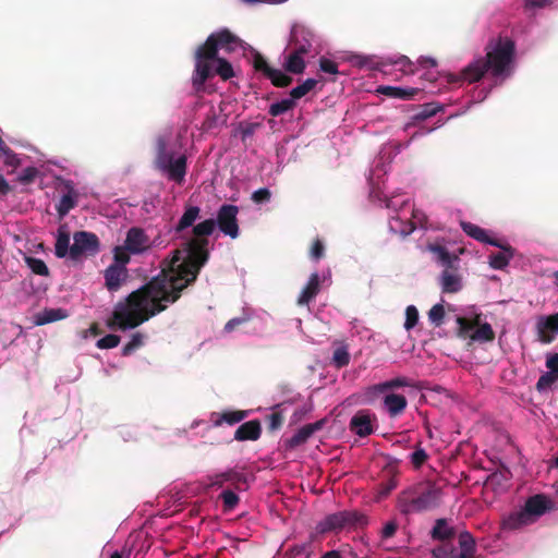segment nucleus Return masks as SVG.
<instances>
[{"mask_svg":"<svg viewBox=\"0 0 558 558\" xmlns=\"http://www.w3.org/2000/svg\"><path fill=\"white\" fill-rule=\"evenodd\" d=\"M428 318L436 327H439L444 323L445 308L441 304H435L428 312Z\"/></svg>","mask_w":558,"mask_h":558,"instance_id":"48","label":"nucleus"},{"mask_svg":"<svg viewBox=\"0 0 558 558\" xmlns=\"http://www.w3.org/2000/svg\"><path fill=\"white\" fill-rule=\"evenodd\" d=\"M470 338L477 342H490L495 339V332L488 323H478Z\"/></svg>","mask_w":558,"mask_h":558,"instance_id":"32","label":"nucleus"},{"mask_svg":"<svg viewBox=\"0 0 558 558\" xmlns=\"http://www.w3.org/2000/svg\"><path fill=\"white\" fill-rule=\"evenodd\" d=\"M551 3V0H525V9L545 8Z\"/></svg>","mask_w":558,"mask_h":558,"instance_id":"59","label":"nucleus"},{"mask_svg":"<svg viewBox=\"0 0 558 558\" xmlns=\"http://www.w3.org/2000/svg\"><path fill=\"white\" fill-rule=\"evenodd\" d=\"M24 260L33 274L43 277L49 276V268L43 259L33 256H25Z\"/></svg>","mask_w":558,"mask_h":558,"instance_id":"36","label":"nucleus"},{"mask_svg":"<svg viewBox=\"0 0 558 558\" xmlns=\"http://www.w3.org/2000/svg\"><path fill=\"white\" fill-rule=\"evenodd\" d=\"M408 401L403 395L388 393L384 398V407L391 417L399 416L407 409Z\"/></svg>","mask_w":558,"mask_h":558,"instance_id":"20","label":"nucleus"},{"mask_svg":"<svg viewBox=\"0 0 558 558\" xmlns=\"http://www.w3.org/2000/svg\"><path fill=\"white\" fill-rule=\"evenodd\" d=\"M378 92L385 96L398 99H412L418 92V88L413 87H396V86H380Z\"/></svg>","mask_w":558,"mask_h":558,"instance_id":"27","label":"nucleus"},{"mask_svg":"<svg viewBox=\"0 0 558 558\" xmlns=\"http://www.w3.org/2000/svg\"><path fill=\"white\" fill-rule=\"evenodd\" d=\"M440 110L441 107L434 102L425 104L421 106L420 110L413 116V119L416 121H424L430 117H434Z\"/></svg>","mask_w":558,"mask_h":558,"instance_id":"42","label":"nucleus"},{"mask_svg":"<svg viewBox=\"0 0 558 558\" xmlns=\"http://www.w3.org/2000/svg\"><path fill=\"white\" fill-rule=\"evenodd\" d=\"M462 230L471 238L478 242L490 244L493 246H500V241L490 238L486 230L468 221H461Z\"/></svg>","mask_w":558,"mask_h":558,"instance_id":"19","label":"nucleus"},{"mask_svg":"<svg viewBox=\"0 0 558 558\" xmlns=\"http://www.w3.org/2000/svg\"><path fill=\"white\" fill-rule=\"evenodd\" d=\"M420 64L422 66H430V68H434L437 65V61L433 58H429V57H422L420 60H418Z\"/></svg>","mask_w":558,"mask_h":558,"instance_id":"63","label":"nucleus"},{"mask_svg":"<svg viewBox=\"0 0 558 558\" xmlns=\"http://www.w3.org/2000/svg\"><path fill=\"white\" fill-rule=\"evenodd\" d=\"M130 253L131 252L126 248L125 244L123 246H116L113 250L114 263L112 265H122L125 267L131 259Z\"/></svg>","mask_w":558,"mask_h":558,"instance_id":"47","label":"nucleus"},{"mask_svg":"<svg viewBox=\"0 0 558 558\" xmlns=\"http://www.w3.org/2000/svg\"><path fill=\"white\" fill-rule=\"evenodd\" d=\"M331 362L337 368H342L347 366L350 363V353L348 350V345H337L333 349Z\"/></svg>","mask_w":558,"mask_h":558,"instance_id":"35","label":"nucleus"},{"mask_svg":"<svg viewBox=\"0 0 558 558\" xmlns=\"http://www.w3.org/2000/svg\"><path fill=\"white\" fill-rule=\"evenodd\" d=\"M418 322V311L414 305H409L405 310L404 328L411 330Z\"/></svg>","mask_w":558,"mask_h":558,"instance_id":"50","label":"nucleus"},{"mask_svg":"<svg viewBox=\"0 0 558 558\" xmlns=\"http://www.w3.org/2000/svg\"><path fill=\"white\" fill-rule=\"evenodd\" d=\"M238 214V206L223 204L216 219H205L194 226L192 236L183 243L181 250L173 252L160 274L131 292L124 301L117 303L108 326L120 330L136 328L166 311L169 304L175 303L182 292L196 281L201 269L208 262V236L216 228L231 239L239 236Z\"/></svg>","mask_w":558,"mask_h":558,"instance_id":"1","label":"nucleus"},{"mask_svg":"<svg viewBox=\"0 0 558 558\" xmlns=\"http://www.w3.org/2000/svg\"><path fill=\"white\" fill-rule=\"evenodd\" d=\"M240 41V38L228 28H222L210 34L205 43L196 49L192 84L197 93L204 89L206 81L213 76L210 60L216 59L219 49L231 52L239 46Z\"/></svg>","mask_w":558,"mask_h":558,"instance_id":"3","label":"nucleus"},{"mask_svg":"<svg viewBox=\"0 0 558 558\" xmlns=\"http://www.w3.org/2000/svg\"><path fill=\"white\" fill-rule=\"evenodd\" d=\"M246 319L245 318H241V317H236V318H232L230 319L226 325H225V330L227 332H231L233 331L238 326L242 325L243 323H245Z\"/></svg>","mask_w":558,"mask_h":558,"instance_id":"60","label":"nucleus"},{"mask_svg":"<svg viewBox=\"0 0 558 558\" xmlns=\"http://www.w3.org/2000/svg\"><path fill=\"white\" fill-rule=\"evenodd\" d=\"M305 54L299 53L292 50L284 60L283 68L288 73L302 74L306 68V63L303 59Z\"/></svg>","mask_w":558,"mask_h":558,"instance_id":"26","label":"nucleus"},{"mask_svg":"<svg viewBox=\"0 0 558 558\" xmlns=\"http://www.w3.org/2000/svg\"><path fill=\"white\" fill-rule=\"evenodd\" d=\"M271 193L267 187H262L253 192L252 194V201L255 204H263L270 201Z\"/></svg>","mask_w":558,"mask_h":558,"instance_id":"53","label":"nucleus"},{"mask_svg":"<svg viewBox=\"0 0 558 558\" xmlns=\"http://www.w3.org/2000/svg\"><path fill=\"white\" fill-rule=\"evenodd\" d=\"M442 498V489L435 482L422 481L403 489L398 496L401 513H418L437 508Z\"/></svg>","mask_w":558,"mask_h":558,"instance_id":"4","label":"nucleus"},{"mask_svg":"<svg viewBox=\"0 0 558 558\" xmlns=\"http://www.w3.org/2000/svg\"><path fill=\"white\" fill-rule=\"evenodd\" d=\"M157 168L168 174L170 180L177 183L184 181L187 168V159L185 155L173 158V154L166 151V145L160 142L158 145V156L156 159Z\"/></svg>","mask_w":558,"mask_h":558,"instance_id":"5","label":"nucleus"},{"mask_svg":"<svg viewBox=\"0 0 558 558\" xmlns=\"http://www.w3.org/2000/svg\"><path fill=\"white\" fill-rule=\"evenodd\" d=\"M320 291V278L317 272L311 275L306 286L302 289L299 298L298 305L304 306L307 305L312 300L316 298V295Z\"/></svg>","mask_w":558,"mask_h":558,"instance_id":"18","label":"nucleus"},{"mask_svg":"<svg viewBox=\"0 0 558 558\" xmlns=\"http://www.w3.org/2000/svg\"><path fill=\"white\" fill-rule=\"evenodd\" d=\"M38 174V170L35 167L25 168L19 177L20 182L24 184L32 183Z\"/></svg>","mask_w":558,"mask_h":558,"instance_id":"55","label":"nucleus"},{"mask_svg":"<svg viewBox=\"0 0 558 558\" xmlns=\"http://www.w3.org/2000/svg\"><path fill=\"white\" fill-rule=\"evenodd\" d=\"M325 253V246L323 242L319 239H316L313 242L312 248H311V256L312 258L318 260L324 256Z\"/></svg>","mask_w":558,"mask_h":558,"instance_id":"57","label":"nucleus"},{"mask_svg":"<svg viewBox=\"0 0 558 558\" xmlns=\"http://www.w3.org/2000/svg\"><path fill=\"white\" fill-rule=\"evenodd\" d=\"M75 205L76 203L74 198L70 194H65L59 201L56 209L60 218H63L72 208L75 207Z\"/></svg>","mask_w":558,"mask_h":558,"instance_id":"45","label":"nucleus"},{"mask_svg":"<svg viewBox=\"0 0 558 558\" xmlns=\"http://www.w3.org/2000/svg\"><path fill=\"white\" fill-rule=\"evenodd\" d=\"M440 286L444 293H456L461 290V278L452 268H445L440 276Z\"/></svg>","mask_w":558,"mask_h":558,"instance_id":"21","label":"nucleus"},{"mask_svg":"<svg viewBox=\"0 0 558 558\" xmlns=\"http://www.w3.org/2000/svg\"><path fill=\"white\" fill-rule=\"evenodd\" d=\"M325 423L326 420H319L302 426L292 437L286 440L287 447L293 449L305 444L316 432L324 427Z\"/></svg>","mask_w":558,"mask_h":558,"instance_id":"14","label":"nucleus"},{"mask_svg":"<svg viewBox=\"0 0 558 558\" xmlns=\"http://www.w3.org/2000/svg\"><path fill=\"white\" fill-rule=\"evenodd\" d=\"M314 34L304 26H294L291 32L290 47L302 54L311 51Z\"/></svg>","mask_w":558,"mask_h":558,"instance_id":"12","label":"nucleus"},{"mask_svg":"<svg viewBox=\"0 0 558 558\" xmlns=\"http://www.w3.org/2000/svg\"><path fill=\"white\" fill-rule=\"evenodd\" d=\"M247 415L248 412L243 410L225 411L220 414V417L215 422V424L221 425L222 423H227L229 425H234L243 421Z\"/></svg>","mask_w":558,"mask_h":558,"instance_id":"34","label":"nucleus"},{"mask_svg":"<svg viewBox=\"0 0 558 558\" xmlns=\"http://www.w3.org/2000/svg\"><path fill=\"white\" fill-rule=\"evenodd\" d=\"M459 547L451 543H442L433 549L435 558H474L475 539L471 533L464 531L458 537Z\"/></svg>","mask_w":558,"mask_h":558,"instance_id":"7","label":"nucleus"},{"mask_svg":"<svg viewBox=\"0 0 558 558\" xmlns=\"http://www.w3.org/2000/svg\"><path fill=\"white\" fill-rule=\"evenodd\" d=\"M551 333H558V313L549 315L544 322L538 323V335L542 342H551L554 340Z\"/></svg>","mask_w":558,"mask_h":558,"instance_id":"22","label":"nucleus"},{"mask_svg":"<svg viewBox=\"0 0 558 558\" xmlns=\"http://www.w3.org/2000/svg\"><path fill=\"white\" fill-rule=\"evenodd\" d=\"M257 124L248 123L241 129L242 137L245 138L247 136H252L255 132Z\"/></svg>","mask_w":558,"mask_h":558,"instance_id":"61","label":"nucleus"},{"mask_svg":"<svg viewBox=\"0 0 558 558\" xmlns=\"http://www.w3.org/2000/svg\"><path fill=\"white\" fill-rule=\"evenodd\" d=\"M219 498L222 500L223 510L226 512L232 511L239 504V496L231 489L223 490Z\"/></svg>","mask_w":558,"mask_h":558,"instance_id":"43","label":"nucleus"},{"mask_svg":"<svg viewBox=\"0 0 558 558\" xmlns=\"http://www.w3.org/2000/svg\"><path fill=\"white\" fill-rule=\"evenodd\" d=\"M376 416L366 410L357 411L350 420L349 427L359 437H367L374 433Z\"/></svg>","mask_w":558,"mask_h":558,"instance_id":"11","label":"nucleus"},{"mask_svg":"<svg viewBox=\"0 0 558 558\" xmlns=\"http://www.w3.org/2000/svg\"><path fill=\"white\" fill-rule=\"evenodd\" d=\"M253 68L268 78L275 87L283 88L292 84L293 78L281 70L271 68L259 52L253 54Z\"/></svg>","mask_w":558,"mask_h":558,"instance_id":"9","label":"nucleus"},{"mask_svg":"<svg viewBox=\"0 0 558 558\" xmlns=\"http://www.w3.org/2000/svg\"><path fill=\"white\" fill-rule=\"evenodd\" d=\"M105 284L109 291H118L128 278V269L122 265H110L104 274Z\"/></svg>","mask_w":558,"mask_h":558,"instance_id":"16","label":"nucleus"},{"mask_svg":"<svg viewBox=\"0 0 558 558\" xmlns=\"http://www.w3.org/2000/svg\"><path fill=\"white\" fill-rule=\"evenodd\" d=\"M319 68L323 72L329 73V74H337L338 73V64L327 58H322L319 60Z\"/></svg>","mask_w":558,"mask_h":558,"instance_id":"56","label":"nucleus"},{"mask_svg":"<svg viewBox=\"0 0 558 558\" xmlns=\"http://www.w3.org/2000/svg\"><path fill=\"white\" fill-rule=\"evenodd\" d=\"M498 247L501 251L489 255V265L494 269H504L513 257L514 251L510 245L502 244L501 242Z\"/></svg>","mask_w":558,"mask_h":558,"instance_id":"24","label":"nucleus"},{"mask_svg":"<svg viewBox=\"0 0 558 558\" xmlns=\"http://www.w3.org/2000/svg\"><path fill=\"white\" fill-rule=\"evenodd\" d=\"M124 244L132 254H140L149 246L148 236L144 230L135 227L128 231Z\"/></svg>","mask_w":558,"mask_h":558,"instance_id":"15","label":"nucleus"},{"mask_svg":"<svg viewBox=\"0 0 558 558\" xmlns=\"http://www.w3.org/2000/svg\"><path fill=\"white\" fill-rule=\"evenodd\" d=\"M262 434V426L258 420H252L240 425L235 433L234 439L238 441L257 440Z\"/></svg>","mask_w":558,"mask_h":558,"instance_id":"17","label":"nucleus"},{"mask_svg":"<svg viewBox=\"0 0 558 558\" xmlns=\"http://www.w3.org/2000/svg\"><path fill=\"white\" fill-rule=\"evenodd\" d=\"M0 156L4 158V165L12 168L20 166V159L17 155L7 145L3 140L0 141Z\"/></svg>","mask_w":558,"mask_h":558,"instance_id":"40","label":"nucleus"},{"mask_svg":"<svg viewBox=\"0 0 558 558\" xmlns=\"http://www.w3.org/2000/svg\"><path fill=\"white\" fill-rule=\"evenodd\" d=\"M295 106V100L290 96V98H286L278 102L271 104L268 112L272 117H278L288 112L289 110H292Z\"/></svg>","mask_w":558,"mask_h":558,"instance_id":"37","label":"nucleus"},{"mask_svg":"<svg viewBox=\"0 0 558 558\" xmlns=\"http://www.w3.org/2000/svg\"><path fill=\"white\" fill-rule=\"evenodd\" d=\"M532 523V520L525 513L524 509L521 508L520 510L509 513L502 520V529L513 531Z\"/></svg>","mask_w":558,"mask_h":558,"instance_id":"23","label":"nucleus"},{"mask_svg":"<svg viewBox=\"0 0 558 558\" xmlns=\"http://www.w3.org/2000/svg\"><path fill=\"white\" fill-rule=\"evenodd\" d=\"M397 529L398 524L395 521L387 522L381 530V537L385 539L392 537Z\"/></svg>","mask_w":558,"mask_h":558,"instance_id":"58","label":"nucleus"},{"mask_svg":"<svg viewBox=\"0 0 558 558\" xmlns=\"http://www.w3.org/2000/svg\"><path fill=\"white\" fill-rule=\"evenodd\" d=\"M480 316H476L474 319L470 320L465 317H458L457 323L459 325V336L462 338L470 337V331L475 330V327L478 325Z\"/></svg>","mask_w":558,"mask_h":558,"instance_id":"41","label":"nucleus"},{"mask_svg":"<svg viewBox=\"0 0 558 558\" xmlns=\"http://www.w3.org/2000/svg\"><path fill=\"white\" fill-rule=\"evenodd\" d=\"M201 208L198 206L189 205L181 218L179 219L174 230L177 233H182L185 229L194 227V222L199 218Z\"/></svg>","mask_w":558,"mask_h":558,"instance_id":"25","label":"nucleus"},{"mask_svg":"<svg viewBox=\"0 0 558 558\" xmlns=\"http://www.w3.org/2000/svg\"><path fill=\"white\" fill-rule=\"evenodd\" d=\"M74 243L70 247V257L77 260L82 255H95L99 251V239L95 233L77 231L73 235Z\"/></svg>","mask_w":558,"mask_h":558,"instance_id":"8","label":"nucleus"},{"mask_svg":"<svg viewBox=\"0 0 558 558\" xmlns=\"http://www.w3.org/2000/svg\"><path fill=\"white\" fill-rule=\"evenodd\" d=\"M66 312L62 308H45L35 316V325L43 326L54 323L66 317Z\"/></svg>","mask_w":558,"mask_h":558,"instance_id":"28","label":"nucleus"},{"mask_svg":"<svg viewBox=\"0 0 558 558\" xmlns=\"http://www.w3.org/2000/svg\"><path fill=\"white\" fill-rule=\"evenodd\" d=\"M398 486L396 474H389L386 480H383L378 485V494L380 497H387Z\"/></svg>","mask_w":558,"mask_h":558,"instance_id":"44","label":"nucleus"},{"mask_svg":"<svg viewBox=\"0 0 558 558\" xmlns=\"http://www.w3.org/2000/svg\"><path fill=\"white\" fill-rule=\"evenodd\" d=\"M454 535V530L448 525L445 519H438L432 530V537L442 543H450Z\"/></svg>","mask_w":558,"mask_h":558,"instance_id":"30","label":"nucleus"},{"mask_svg":"<svg viewBox=\"0 0 558 558\" xmlns=\"http://www.w3.org/2000/svg\"><path fill=\"white\" fill-rule=\"evenodd\" d=\"M412 381L407 377H396L390 380H386L384 383L377 384L374 388L378 392H385L388 390H393L401 387H412Z\"/></svg>","mask_w":558,"mask_h":558,"instance_id":"33","label":"nucleus"},{"mask_svg":"<svg viewBox=\"0 0 558 558\" xmlns=\"http://www.w3.org/2000/svg\"><path fill=\"white\" fill-rule=\"evenodd\" d=\"M144 343V336L140 332H135L132 335L131 340L123 347L122 354L128 356L132 354L135 350L141 348Z\"/></svg>","mask_w":558,"mask_h":558,"instance_id":"46","label":"nucleus"},{"mask_svg":"<svg viewBox=\"0 0 558 558\" xmlns=\"http://www.w3.org/2000/svg\"><path fill=\"white\" fill-rule=\"evenodd\" d=\"M213 61L217 62L215 73L219 75L223 81L230 80L234 76L233 68L227 59L219 58L217 56Z\"/></svg>","mask_w":558,"mask_h":558,"instance_id":"39","label":"nucleus"},{"mask_svg":"<svg viewBox=\"0 0 558 558\" xmlns=\"http://www.w3.org/2000/svg\"><path fill=\"white\" fill-rule=\"evenodd\" d=\"M268 429L274 432L279 429L283 424V415L280 412H272L267 416Z\"/></svg>","mask_w":558,"mask_h":558,"instance_id":"54","label":"nucleus"},{"mask_svg":"<svg viewBox=\"0 0 558 558\" xmlns=\"http://www.w3.org/2000/svg\"><path fill=\"white\" fill-rule=\"evenodd\" d=\"M428 250L435 254L437 260L442 266H445V268H452L453 263L459 259L456 255L450 254L448 250L440 244H429Z\"/></svg>","mask_w":558,"mask_h":558,"instance_id":"31","label":"nucleus"},{"mask_svg":"<svg viewBox=\"0 0 558 558\" xmlns=\"http://www.w3.org/2000/svg\"><path fill=\"white\" fill-rule=\"evenodd\" d=\"M523 509L534 523L539 517L551 509V501L545 495L537 494L526 499Z\"/></svg>","mask_w":558,"mask_h":558,"instance_id":"13","label":"nucleus"},{"mask_svg":"<svg viewBox=\"0 0 558 558\" xmlns=\"http://www.w3.org/2000/svg\"><path fill=\"white\" fill-rule=\"evenodd\" d=\"M70 233L66 231L64 226L58 229V236L54 245V254L59 258H63L70 255Z\"/></svg>","mask_w":558,"mask_h":558,"instance_id":"29","label":"nucleus"},{"mask_svg":"<svg viewBox=\"0 0 558 558\" xmlns=\"http://www.w3.org/2000/svg\"><path fill=\"white\" fill-rule=\"evenodd\" d=\"M318 81L315 78H306L302 84L298 85L296 87L292 88L290 92V96L294 99H301L305 95H307L311 90H313Z\"/></svg>","mask_w":558,"mask_h":558,"instance_id":"38","label":"nucleus"},{"mask_svg":"<svg viewBox=\"0 0 558 558\" xmlns=\"http://www.w3.org/2000/svg\"><path fill=\"white\" fill-rule=\"evenodd\" d=\"M11 191L10 184L5 178L0 174V195H7Z\"/></svg>","mask_w":558,"mask_h":558,"instance_id":"62","label":"nucleus"},{"mask_svg":"<svg viewBox=\"0 0 558 558\" xmlns=\"http://www.w3.org/2000/svg\"><path fill=\"white\" fill-rule=\"evenodd\" d=\"M208 487H222L226 483L230 484L235 490H246L248 488L247 476L236 469H228L225 472L207 476Z\"/></svg>","mask_w":558,"mask_h":558,"instance_id":"10","label":"nucleus"},{"mask_svg":"<svg viewBox=\"0 0 558 558\" xmlns=\"http://www.w3.org/2000/svg\"><path fill=\"white\" fill-rule=\"evenodd\" d=\"M320 558H342L338 550H329L322 555Z\"/></svg>","mask_w":558,"mask_h":558,"instance_id":"64","label":"nucleus"},{"mask_svg":"<svg viewBox=\"0 0 558 558\" xmlns=\"http://www.w3.org/2000/svg\"><path fill=\"white\" fill-rule=\"evenodd\" d=\"M367 519L357 511H339L326 515L318 524L317 531L322 534L339 531L343 527L362 526L366 524Z\"/></svg>","mask_w":558,"mask_h":558,"instance_id":"6","label":"nucleus"},{"mask_svg":"<svg viewBox=\"0 0 558 558\" xmlns=\"http://www.w3.org/2000/svg\"><path fill=\"white\" fill-rule=\"evenodd\" d=\"M428 459V454L423 448H417L412 454H411V463L415 469H420Z\"/></svg>","mask_w":558,"mask_h":558,"instance_id":"52","label":"nucleus"},{"mask_svg":"<svg viewBox=\"0 0 558 558\" xmlns=\"http://www.w3.org/2000/svg\"><path fill=\"white\" fill-rule=\"evenodd\" d=\"M558 379V375L553 372H547L539 376L537 383H536V389L538 391H543L549 387Z\"/></svg>","mask_w":558,"mask_h":558,"instance_id":"49","label":"nucleus"},{"mask_svg":"<svg viewBox=\"0 0 558 558\" xmlns=\"http://www.w3.org/2000/svg\"><path fill=\"white\" fill-rule=\"evenodd\" d=\"M120 340L121 339L119 336L110 333V335H107V336L100 338L97 341L96 347L98 349H113V348L118 347V344L120 343Z\"/></svg>","mask_w":558,"mask_h":558,"instance_id":"51","label":"nucleus"},{"mask_svg":"<svg viewBox=\"0 0 558 558\" xmlns=\"http://www.w3.org/2000/svg\"><path fill=\"white\" fill-rule=\"evenodd\" d=\"M485 50V57L469 63L459 75L449 74L448 82L472 84L481 81L486 73L493 77L508 75L515 54L514 41L509 37H499L497 40H489Z\"/></svg>","mask_w":558,"mask_h":558,"instance_id":"2","label":"nucleus"}]
</instances>
